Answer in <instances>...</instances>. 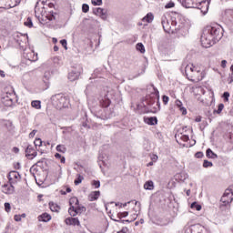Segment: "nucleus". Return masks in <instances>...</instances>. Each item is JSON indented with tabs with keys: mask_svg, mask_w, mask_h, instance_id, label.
Listing matches in <instances>:
<instances>
[{
	"mask_svg": "<svg viewBox=\"0 0 233 233\" xmlns=\"http://www.w3.org/2000/svg\"><path fill=\"white\" fill-rule=\"evenodd\" d=\"M39 221H44L45 223L50 221L52 219V216L48 213H44L38 217Z\"/></svg>",
	"mask_w": 233,
	"mask_h": 233,
	"instance_id": "6ab92c4d",
	"label": "nucleus"
},
{
	"mask_svg": "<svg viewBox=\"0 0 233 233\" xmlns=\"http://www.w3.org/2000/svg\"><path fill=\"white\" fill-rule=\"evenodd\" d=\"M56 151L61 152V154H65L66 152V147L65 145H57Z\"/></svg>",
	"mask_w": 233,
	"mask_h": 233,
	"instance_id": "c85d7f7f",
	"label": "nucleus"
},
{
	"mask_svg": "<svg viewBox=\"0 0 233 233\" xmlns=\"http://www.w3.org/2000/svg\"><path fill=\"white\" fill-rule=\"evenodd\" d=\"M7 179L11 185H15L21 181V175L17 171H10Z\"/></svg>",
	"mask_w": 233,
	"mask_h": 233,
	"instance_id": "6e6552de",
	"label": "nucleus"
},
{
	"mask_svg": "<svg viewBox=\"0 0 233 233\" xmlns=\"http://www.w3.org/2000/svg\"><path fill=\"white\" fill-rule=\"evenodd\" d=\"M24 57L27 59V61H37V54L31 49L24 51Z\"/></svg>",
	"mask_w": 233,
	"mask_h": 233,
	"instance_id": "1a4fd4ad",
	"label": "nucleus"
},
{
	"mask_svg": "<svg viewBox=\"0 0 233 233\" xmlns=\"http://www.w3.org/2000/svg\"><path fill=\"white\" fill-rule=\"evenodd\" d=\"M0 76H1V77H5V71L0 70Z\"/></svg>",
	"mask_w": 233,
	"mask_h": 233,
	"instance_id": "13d9d810",
	"label": "nucleus"
},
{
	"mask_svg": "<svg viewBox=\"0 0 233 233\" xmlns=\"http://www.w3.org/2000/svg\"><path fill=\"white\" fill-rule=\"evenodd\" d=\"M137 50H138V52L141 54H145V46H143L141 43L137 44Z\"/></svg>",
	"mask_w": 233,
	"mask_h": 233,
	"instance_id": "7c9ffc66",
	"label": "nucleus"
},
{
	"mask_svg": "<svg viewBox=\"0 0 233 233\" xmlns=\"http://www.w3.org/2000/svg\"><path fill=\"white\" fill-rule=\"evenodd\" d=\"M79 76H81V71L74 69L68 74V79L69 81H76L79 79Z\"/></svg>",
	"mask_w": 233,
	"mask_h": 233,
	"instance_id": "2eb2a0df",
	"label": "nucleus"
},
{
	"mask_svg": "<svg viewBox=\"0 0 233 233\" xmlns=\"http://www.w3.org/2000/svg\"><path fill=\"white\" fill-rule=\"evenodd\" d=\"M2 103L4 106H12L14 105V99L12 98V95H5L2 97Z\"/></svg>",
	"mask_w": 233,
	"mask_h": 233,
	"instance_id": "4468645a",
	"label": "nucleus"
},
{
	"mask_svg": "<svg viewBox=\"0 0 233 233\" xmlns=\"http://www.w3.org/2000/svg\"><path fill=\"white\" fill-rule=\"evenodd\" d=\"M35 132H37V131L33 130V131L29 134L30 137H34L35 136Z\"/></svg>",
	"mask_w": 233,
	"mask_h": 233,
	"instance_id": "864d4df0",
	"label": "nucleus"
},
{
	"mask_svg": "<svg viewBox=\"0 0 233 233\" xmlns=\"http://www.w3.org/2000/svg\"><path fill=\"white\" fill-rule=\"evenodd\" d=\"M185 74L187 79L192 83H199V81H203V78L205 77V74L201 71V67L194 66L193 64L186 66Z\"/></svg>",
	"mask_w": 233,
	"mask_h": 233,
	"instance_id": "f03ea898",
	"label": "nucleus"
},
{
	"mask_svg": "<svg viewBox=\"0 0 233 233\" xmlns=\"http://www.w3.org/2000/svg\"><path fill=\"white\" fill-rule=\"evenodd\" d=\"M144 188L146 190H154V182L149 180L144 184Z\"/></svg>",
	"mask_w": 233,
	"mask_h": 233,
	"instance_id": "393cba45",
	"label": "nucleus"
},
{
	"mask_svg": "<svg viewBox=\"0 0 233 233\" xmlns=\"http://www.w3.org/2000/svg\"><path fill=\"white\" fill-rule=\"evenodd\" d=\"M53 49H54V52H58L59 51V47L57 46H55Z\"/></svg>",
	"mask_w": 233,
	"mask_h": 233,
	"instance_id": "6e6d98bb",
	"label": "nucleus"
},
{
	"mask_svg": "<svg viewBox=\"0 0 233 233\" xmlns=\"http://www.w3.org/2000/svg\"><path fill=\"white\" fill-rule=\"evenodd\" d=\"M127 216H128V212L127 211L119 212L117 214V217L119 218V219H121V218H127Z\"/></svg>",
	"mask_w": 233,
	"mask_h": 233,
	"instance_id": "a19ab883",
	"label": "nucleus"
},
{
	"mask_svg": "<svg viewBox=\"0 0 233 233\" xmlns=\"http://www.w3.org/2000/svg\"><path fill=\"white\" fill-rule=\"evenodd\" d=\"M31 106L33 108H35L36 110H40L41 108V101L39 100H35L31 102Z\"/></svg>",
	"mask_w": 233,
	"mask_h": 233,
	"instance_id": "bb28decb",
	"label": "nucleus"
},
{
	"mask_svg": "<svg viewBox=\"0 0 233 233\" xmlns=\"http://www.w3.org/2000/svg\"><path fill=\"white\" fill-rule=\"evenodd\" d=\"M152 165H154V162H153V161L149 162V163L147 164V167H152Z\"/></svg>",
	"mask_w": 233,
	"mask_h": 233,
	"instance_id": "680f3d73",
	"label": "nucleus"
},
{
	"mask_svg": "<svg viewBox=\"0 0 233 233\" xmlns=\"http://www.w3.org/2000/svg\"><path fill=\"white\" fill-rule=\"evenodd\" d=\"M94 14H96V15H99L100 17H102V19H105L106 17V15L105 14V9H103L101 7H97L94 11Z\"/></svg>",
	"mask_w": 233,
	"mask_h": 233,
	"instance_id": "4be33fe9",
	"label": "nucleus"
},
{
	"mask_svg": "<svg viewBox=\"0 0 233 233\" xmlns=\"http://www.w3.org/2000/svg\"><path fill=\"white\" fill-rule=\"evenodd\" d=\"M48 6L49 8H56V5H54V3H49Z\"/></svg>",
	"mask_w": 233,
	"mask_h": 233,
	"instance_id": "5fc2aeb1",
	"label": "nucleus"
},
{
	"mask_svg": "<svg viewBox=\"0 0 233 233\" xmlns=\"http://www.w3.org/2000/svg\"><path fill=\"white\" fill-rule=\"evenodd\" d=\"M25 156L28 159H34L37 156V151L32 146H27L25 149Z\"/></svg>",
	"mask_w": 233,
	"mask_h": 233,
	"instance_id": "9d476101",
	"label": "nucleus"
},
{
	"mask_svg": "<svg viewBox=\"0 0 233 233\" xmlns=\"http://www.w3.org/2000/svg\"><path fill=\"white\" fill-rule=\"evenodd\" d=\"M14 219H15V221H21V216L20 215H15Z\"/></svg>",
	"mask_w": 233,
	"mask_h": 233,
	"instance_id": "603ef678",
	"label": "nucleus"
},
{
	"mask_svg": "<svg viewBox=\"0 0 233 233\" xmlns=\"http://www.w3.org/2000/svg\"><path fill=\"white\" fill-rule=\"evenodd\" d=\"M44 147H50V142H43Z\"/></svg>",
	"mask_w": 233,
	"mask_h": 233,
	"instance_id": "4d7b16f0",
	"label": "nucleus"
},
{
	"mask_svg": "<svg viewBox=\"0 0 233 233\" xmlns=\"http://www.w3.org/2000/svg\"><path fill=\"white\" fill-rule=\"evenodd\" d=\"M13 150H14V152H15V154H17V152H19V148H18V147H14Z\"/></svg>",
	"mask_w": 233,
	"mask_h": 233,
	"instance_id": "bf43d9fd",
	"label": "nucleus"
},
{
	"mask_svg": "<svg viewBox=\"0 0 233 233\" xmlns=\"http://www.w3.org/2000/svg\"><path fill=\"white\" fill-rule=\"evenodd\" d=\"M223 108H225L224 104H218V110H215L216 114H221L223 112Z\"/></svg>",
	"mask_w": 233,
	"mask_h": 233,
	"instance_id": "c9c22d12",
	"label": "nucleus"
},
{
	"mask_svg": "<svg viewBox=\"0 0 233 233\" xmlns=\"http://www.w3.org/2000/svg\"><path fill=\"white\" fill-rule=\"evenodd\" d=\"M55 157H56V159H60V163H63V164L66 163V158H65V157L61 156V154L56 153Z\"/></svg>",
	"mask_w": 233,
	"mask_h": 233,
	"instance_id": "2f4dec72",
	"label": "nucleus"
},
{
	"mask_svg": "<svg viewBox=\"0 0 233 233\" xmlns=\"http://www.w3.org/2000/svg\"><path fill=\"white\" fill-rule=\"evenodd\" d=\"M200 121H201V117H197V118H196V122H197V123H200Z\"/></svg>",
	"mask_w": 233,
	"mask_h": 233,
	"instance_id": "052dcab7",
	"label": "nucleus"
},
{
	"mask_svg": "<svg viewBox=\"0 0 233 233\" xmlns=\"http://www.w3.org/2000/svg\"><path fill=\"white\" fill-rule=\"evenodd\" d=\"M157 159H158L157 155H152L151 156V161H153L154 163H156V161H157Z\"/></svg>",
	"mask_w": 233,
	"mask_h": 233,
	"instance_id": "09e8293b",
	"label": "nucleus"
},
{
	"mask_svg": "<svg viewBox=\"0 0 233 233\" xmlns=\"http://www.w3.org/2000/svg\"><path fill=\"white\" fill-rule=\"evenodd\" d=\"M25 26L27 28H34V23L32 22V17L28 16L24 22Z\"/></svg>",
	"mask_w": 233,
	"mask_h": 233,
	"instance_id": "a878e982",
	"label": "nucleus"
},
{
	"mask_svg": "<svg viewBox=\"0 0 233 233\" xmlns=\"http://www.w3.org/2000/svg\"><path fill=\"white\" fill-rule=\"evenodd\" d=\"M0 50H1V46H0Z\"/></svg>",
	"mask_w": 233,
	"mask_h": 233,
	"instance_id": "774afa93",
	"label": "nucleus"
},
{
	"mask_svg": "<svg viewBox=\"0 0 233 233\" xmlns=\"http://www.w3.org/2000/svg\"><path fill=\"white\" fill-rule=\"evenodd\" d=\"M191 208H195V210H201V205L198 204V202H193L191 204Z\"/></svg>",
	"mask_w": 233,
	"mask_h": 233,
	"instance_id": "f704fd0d",
	"label": "nucleus"
},
{
	"mask_svg": "<svg viewBox=\"0 0 233 233\" xmlns=\"http://www.w3.org/2000/svg\"><path fill=\"white\" fill-rule=\"evenodd\" d=\"M65 223L66 225H69V226H73V227H81V222H79V218H72L69 217L65 219Z\"/></svg>",
	"mask_w": 233,
	"mask_h": 233,
	"instance_id": "9b49d317",
	"label": "nucleus"
},
{
	"mask_svg": "<svg viewBox=\"0 0 233 233\" xmlns=\"http://www.w3.org/2000/svg\"><path fill=\"white\" fill-rule=\"evenodd\" d=\"M162 26L164 28V32L170 34L172 32V26H176V22L172 20V18L168 19L167 16L162 17Z\"/></svg>",
	"mask_w": 233,
	"mask_h": 233,
	"instance_id": "0eeeda50",
	"label": "nucleus"
},
{
	"mask_svg": "<svg viewBox=\"0 0 233 233\" xmlns=\"http://www.w3.org/2000/svg\"><path fill=\"white\" fill-rule=\"evenodd\" d=\"M60 44L62 45V46H64L65 50H68V47L66 46L67 43L66 39L61 40Z\"/></svg>",
	"mask_w": 233,
	"mask_h": 233,
	"instance_id": "a18cd8bd",
	"label": "nucleus"
},
{
	"mask_svg": "<svg viewBox=\"0 0 233 233\" xmlns=\"http://www.w3.org/2000/svg\"><path fill=\"white\" fill-rule=\"evenodd\" d=\"M84 179H85V177H83L82 175H77V177L75 179L74 184L81 185V183H83Z\"/></svg>",
	"mask_w": 233,
	"mask_h": 233,
	"instance_id": "c756f323",
	"label": "nucleus"
},
{
	"mask_svg": "<svg viewBox=\"0 0 233 233\" xmlns=\"http://www.w3.org/2000/svg\"><path fill=\"white\" fill-rule=\"evenodd\" d=\"M228 82L230 85L231 83H233V73H230L228 77Z\"/></svg>",
	"mask_w": 233,
	"mask_h": 233,
	"instance_id": "de8ad7c7",
	"label": "nucleus"
},
{
	"mask_svg": "<svg viewBox=\"0 0 233 233\" xmlns=\"http://www.w3.org/2000/svg\"><path fill=\"white\" fill-rule=\"evenodd\" d=\"M49 208L51 212H59V210H61V206L57 205L56 203L50 202Z\"/></svg>",
	"mask_w": 233,
	"mask_h": 233,
	"instance_id": "5701e85b",
	"label": "nucleus"
},
{
	"mask_svg": "<svg viewBox=\"0 0 233 233\" xmlns=\"http://www.w3.org/2000/svg\"><path fill=\"white\" fill-rule=\"evenodd\" d=\"M174 6H176V4H174V2H169L166 5V8H174Z\"/></svg>",
	"mask_w": 233,
	"mask_h": 233,
	"instance_id": "49530a36",
	"label": "nucleus"
},
{
	"mask_svg": "<svg viewBox=\"0 0 233 233\" xmlns=\"http://www.w3.org/2000/svg\"><path fill=\"white\" fill-rule=\"evenodd\" d=\"M117 233H121V231H118Z\"/></svg>",
	"mask_w": 233,
	"mask_h": 233,
	"instance_id": "338daca9",
	"label": "nucleus"
},
{
	"mask_svg": "<svg viewBox=\"0 0 233 233\" xmlns=\"http://www.w3.org/2000/svg\"><path fill=\"white\" fill-rule=\"evenodd\" d=\"M221 67L222 68H227V60H222L221 61Z\"/></svg>",
	"mask_w": 233,
	"mask_h": 233,
	"instance_id": "3c124183",
	"label": "nucleus"
},
{
	"mask_svg": "<svg viewBox=\"0 0 233 233\" xmlns=\"http://www.w3.org/2000/svg\"><path fill=\"white\" fill-rule=\"evenodd\" d=\"M187 196H190V189L186 192Z\"/></svg>",
	"mask_w": 233,
	"mask_h": 233,
	"instance_id": "0e129e2a",
	"label": "nucleus"
},
{
	"mask_svg": "<svg viewBox=\"0 0 233 233\" xmlns=\"http://www.w3.org/2000/svg\"><path fill=\"white\" fill-rule=\"evenodd\" d=\"M2 192L4 194H14L15 192V187L10 183V184H5L2 187Z\"/></svg>",
	"mask_w": 233,
	"mask_h": 233,
	"instance_id": "ddd939ff",
	"label": "nucleus"
},
{
	"mask_svg": "<svg viewBox=\"0 0 233 233\" xmlns=\"http://www.w3.org/2000/svg\"><path fill=\"white\" fill-rule=\"evenodd\" d=\"M199 11H201L202 14H207L208 12V0H202L201 2H198V6Z\"/></svg>",
	"mask_w": 233,
	"mask_h": 233,
	"instance_id": "f8f14e48",
	"label": "nucleus"
},
{
	"mask_svg": "<svg viewBox=\"0 0 233 233\" xmlns=\"http://www.w3.org/2000/svg\"><path fill=\"white\" fill-rule=\"evenodd\" d=\"M222 99L224 103H228L230 101V93L228 91L224 92L222 95Z\"/></svg>",
	"mask_w": 233,
	"mask_h": 233,
	"instance_id": "cd10ccee",
	"label": "nucleus"
},
{
	"mask_svg": "<svg viewBox=\"0 0 233 233\" xmlns=\"http://www.w3.org/2000/svg\"><path fill=\"white\" fill-rule=\"evenodd\" d=\"M154 21V14L147 13L146 16L142 18L143 23H152Z\"/></svg>",
	"mask_w": 233,
	"mask_h": 233,
	"instance_id": "aec40b11",
	"label": "nucleus"
},
{
	"mask_svg": "<svg viewBox=\"0 0 233 233\" xmlns=\"http://www.w3.org/2000/svg\"><path fill=\"white\" fill-rule=\"evenodd\" d=\"M5 207V211L7 212V214H10V212L12 211V206L10 205V203L5 202L4 204Z\"/></svg>",
	"mask_w": 233,
	"mask_h": 233,
	"instance_id": "473e14b6",
	"label": "nucleus"
},
{
	"mask_svg": "<svg viewBox=\"0 0 233 233\" xmlns=\"http://www.w3.org/2000/svg\"><path fill=\"white\" fill-rule=\"evenodd\" d=\"M223 37V27L218 24L207 26L204 29L200 38L201 45L204 48H210Z\"/></svg>",
	"mask_w": 233,
	"mask_h": 233,
	"instance_id": "f257e3e1",
	"label": "nucleus"
},
{
	"mask_svg": "<svg viewBox=\"0 0 233 233\" xmlns=\"http://www.w3.org/2000/svg\"><path fill=\"white\" fill-rule=\"evenodd\" d=\"M170 100V98L167 96H162V101L164 103V105H168V101Z\"/></svg>",
	"mask_w": 233,
	"mask_h": 233,
	"instance_id": "37998d69",
	"label": "nucleus"
},
{
	"mask_svg": "<svg viewBox=\"0 0 233 233\" xmlns=\"http://www.w3.org/2000/svg\"><path fill=\"white\" fill-rule=\"evenodd\" d=\"M210 167H214V164H212V162L208 161V160H204L203 162V167L204 168H208Z\"/></svg>",
	"mask_w": 233,
	"mask_h": 233,
	"instance_id": "72a5a7b5",
	"label": "nucleus"
},
{
	"mask_svg": "<svg viewBox=\"0 0 233 233\" xmlns=\"http://www.w3.org/2000/svg\"><path fill=\"white\" fill-rule=\"evenodd\" d=\"M69 205L70 208L68 209V212L69 215L72 216V218H76V216L83 214V212H86V208L79 204V199L77 198V197H72L69 199Z\"/></svg>",
	"mask_w": 233,
	"mask_h": 233,
	"instance_id": "7ed1b4c3",
	"label": "nucleus"
},
{
	"mask_svg": "<svg viewBox=\"0 0 233 233\" xmlns=\"http://www.w3.org/2000/svg\"><path fill=\"white\" fill-rule=\"evenodd\" d=\"M88 10H90V6H88V5H86V4H83L82 12H84V14H86L88 12Z\"/></svg>",
	"mask_w": 233,
	"mask_h": 233,
	"instance_id": "ea45409f",
	"label": "nucleus"
},
{
	"mask_svg": "<svg viewBox=\"0 0 233 233\" xmlns=\"http://www.w3.org/2000/svg\"><path fill=\"white\" fill-rule=\"evenodd\" d=\"M22 218H25V215H22Z\"/></svg>",
	"mask_w": 233,
	"mask_h": 233,
	"instance_id": "69168bd1",
	"label": "nucleus"
},
{
	"mask_svg": "<svg viewBox=\"0 0 233 233\" xmlns=\"http://www.w3.org/2000/svg\"><path fill=\"white\" fill-rule=\"evenodd\" d=\"M206 156L209 159H216V158H218V155H216V153H214V151H212V149H210V148L207 149Z\"/></svg>",
	"mask_w": 233,
	"mask_h": 233,
	"instance_id": "b1692460",
	"label": "nucleus"
},
{
	"mask_svg": "<svg viewBox=\"0 0 233 233\" xmlns=\"http://www.w3.org/2000/svg\"><path fill=\"white\" fill-rule=\"evenodd\" d=\"M91 185L95 187V188H99V187H101V182H99L98 180H93Z\"/></svg>",
	"mask_w": 233,
	"mask_h": 233,
	"instance_id": "58836bf2",
	"label": "nucleus"
},
{
	"mask_svg": "<svg viewBox=\"0 0 233 233\" xmlns=\"http://www.w3.org/2000/svg\"><path fill=\"white\" fill-rule=\"evenodd\" d=\"M52 41L54 44H56V43H57V38H53Z\"/></svg>",
	"mask_w": 233,
	"mask_h": 233,
	"instance_id": "e2e57ef3",
	"label": "nucleus"
},
{
	"mask_svg": "<svg viewBox=\"0 0 233 233\" xmlns=\"http://www.w3.org/2000/svg\"><path fill=\"white\" fill-rule=\"evenodd\" d=\"M204 154L201 151H198L195 154V157H197V159H201V157H203Z\"/></svg>",
	"mask_w": 233,
	"mask_h": 233,
	"instance_id": "c03bdc74",
	"label": "nucleus"
},
{
	"mask_svg": "<svg viewBox=\"0 0 233 233\" xmlns=\"http://www.w3.org/2000/svg\"><path fill=\"white\" fill-rule=\"evenodd\" d=\"M181 139H182V141L187 142V141H188L189 137H188V136H187V135H183V136L181 137Z\"/></svg>",
	"mask_w": 233,
	"mask_h": 233,
	"instance_id": "8fccbe9b",
	"label": "nucleus"
},
{
	"mask_svg": "<svg viewBox=\"0 0 233 233\" xmlns=\"http://www.w3.org/2000/svg\"><path fill=\"white\" fill-rule=\"evenodd\" d=\"M35 15L39 21H43L44 23H46V21H54V19H56L54 11L46 12L45 7H40L37 4L35 7Z\"/></svg>",
	"mask_w": 233,
	"mask_h": 233,
	"instance_id": "20e7f679",
	"label": "nucleus"
},
{
	"mask_svg": "<svg viewBox=\"0 0 233 233\" xmlns=\"http://www.w3.org/2000/svg\"><path fill=\"white\" fill-rule=\"evenodd\" d=\"M34 143L35 147H43V140L41 138H35Z\"/></svg>",
	"mask_w": 233,
	"mask_h": 233,
	"instance_id": "e433bc0d",
	"label": "nucleus"
},
{
	"mask_svg": "<svg viewBox=\"0 0 233 233\" xmlns=\"http://www.w3.org/2000/svg\"><path fill=\"white\" fill-rule=\"evenodd\" d=\"M111 103L112 101H110L108 97L105 96L102 100H100V106H102V108H108Z\"/></svg>",
	"mask_w": 233,
	"mask_h": 233,
	"instance_id": "a211bd4d",
	"label": "nucleus"
},
{
	"mask_svg": "<svg viewBox=\"0 0 233 233\" xmlns=\"http://www.w3.org/2000/svg\"><path fill=\"white\" fill-rule=\"evenodd\" d=\"M175 106H177V108H178V110L181 112L182 116H187V108L185 106H183V102H181V100H176Z\"/></svg>",
	"mask_w": 233,
	"mask_h": 233,
	"instance_id": "dca6fc26",
	"label": "nucleus"
},
{
	"mask_svg": "<svg viewBox=\"0 0 233 233\" xmlns=\"http://www.w3.org/2000/svg\"><path fill=\"white\" fill-rule=\"evenodd\" d=\"M101 196V192L100 191H92L87 198L88 201H97V199H99V197Z\"/></svg>",
	"mask_w": 233,
	"mask_h": 233,
	"instance_id": "f3484780",
	"label": "nucleus"
},
{
	"mask_svg": "<svg viewBox=\"0 0 233 233\" xmlns=\"http://www.w3.org/2000/svg\"><path fill=\"white\" fill-rule=\"evenodd\" d=\"M144 121L147 125H157V117L156 116L144 118Z\"/></svg>",
	"mask_w": 233,
	"mask_h": 233,
	"instance_id": "412c9836",
	"label": "nucleus"
},
{
	"mask_svg": "<svg viewBox=\"0 0 233 233\" xmlns=\"http://www.w3.org/2000/svg\"><path fill=\"white\" fill-rule=\"evenodd\" d=\"M53 105L57 108H66L70 103V99L62 94H57L52 96Z\"/></svg>",
	"mask_w": 233,
	"mask_h": 233,
	"instance_id": "39448f33",
	"label": "nucleus"
},
{
	"mask_svg": "<svg viewBox=\"0 0 233 233\" xmlns=\"http://www.w3.org/2000/svg\"><path fill=\"white\" fill-rule=\"evenodd\" d=\"M232 200H233V187L230 186L225 190L223 196L221 197L220 201L223 207H227V205H230V203H232Z\"/></svg>",
	"mask_w": 233,
	"mask_h": 233,
	"instance_id": "423d86ee",
	"label": "nucleus"
},
{
	"mask_svg": "<svg viewBox=\"0 0 233 233\" xmlns=\"http://www.w3.org/2000/svg\"><path fill=\"white\" fill-rule=\"evenodd\" d=\"M92 5H94V6H101L103 0H92Z\"/></svg>",
	"mask_w": 233,
	"mask_h": 233,
	"instance_id": "4c0bfd02",
	"label": "nucleus"
},
{
	"mask_svg": "<svg viewBox=\"0 0 233 233\" xmlns=\"http://www.w3.org/2000/svg\"><path fill=\"white\" fill-rule=\"evenodd\" d=\"M70 192H72V188L66 187V191L61 190V191H60V194H62V196H66V194H68V193H70Z\"/></svg>",
	"mask_w": 233,
	"mask_h": 233,
	"instance_id": "79ce46f5",
	"label": "nucleus"
}]
</instances>
